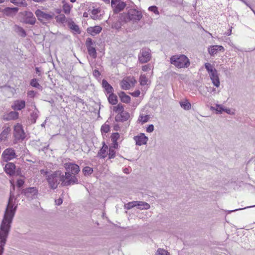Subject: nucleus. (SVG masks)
<instances>
[{
  "label": "nucleus",
  "mask_w": 255,
  "mask_h": 255,
  "mask_svg": "<svg viewBox=\"0 0 255 255\" xmlns=\"http://www.w3.org/2000/svg\"><path fill=\"white\" fill-rule=\"evenodd\" d=\"M205 67L206 69V70H207L209 74H210V73L213 72V71L214 72V71L217 70L215 68H214L213 67V66L210 63H205Z\"/></svg>",
  "instance_id": "nucleus-32"
},
{
  "label": "nucleus",
  "mask_w": 255,
  "mask_h": 255,
  "mask_svg": "<svg viewBox=\"0 0 255 255\" xmlns=\"http://www.w3.org/2000/svg\"><path fill=\"white\" fill-rule=\"evenodd\" d=\"M16 167L14 163L8 162L4 166V170L5 173L10 176L15 174Z\"/></svg>",
  "instance_id": "nucleus-13"
},
{
  "label": "nucleus",
  "mask_w": 255,
  "mask_h": 255,
  "mask_svg": "<svg viewBox=\"0 0 255 255\" xmlns=\"http://www.w3.org/2000/svg\"><path fill=\"white\" fill-rule=\"evenodd\" d=\"M115 121L117 122H123V120H122V117H121V115H120V114H118L116 117H115Z\"/></svg>",
  "instance_id": "nucleus-56"
},
{
  "label": "nucleus",
  "mask_w": 255,
  "mask_h": 255,
  "mask_svg": "<svg viewBox=\"0 0 255 255\" xmlns=\"http://www.w3.org/2000/svg\"><path fill=\"white\" fill-rule=\"evenodd\" d=\"M15 174H16V175L19 176L20 177L23 176L22 173L21 171V169L18 168L17 169H15Z\"/></svg>",
  "instance_id": "nucleus-55"
},
{
  "label": "nucleus",
  "mask_w": 255,
  "mask_h": 255,
  "mask_svg": "<svg viewBox=\"0 0 255 255\" xmlns=\"http://www.w3.org/2000/svg\"><path fill=\"white\" fill-rule=\"evenodd\" d=\"M224 112H225L226 113H227V114H233L234 113L233 112H231V110L230 109H227V108H225V110Z\"/></svg>",
  "instance_id": "nucleus-62"
},
{
  "label": "nucleus",
  "mask_w": 255,
  "mask_h": 255,
  "mask_svg": "<svg viewBox=\"0 0 255 255\" xmlns=\"http://www.w3.org/2000/svg\"><path fill=\"white\" fill-rule=\"evenodd\" d=\"M13 135L17 139H23L25 138V133L20 124H17L14 126Z\"/></svg>",
  "instance_id": "nucleus-11"
},
{
  "label": "nucleus",
  "mask_w": 255,
  "mask_h": 255,
  "mask_svg": "<svg viewBox=\"0 0 255 255\" xmlns=\"http://www.w3.org/2000/svg\"><path fill=\"white\" fill-rule=\"evenodd\" d=\"M63 10L65 14H69L71 10V6L68 3H65L63 5Z\"/></svg>",
  "instance_id": "nucleus-39"
},
{
  "label": "nucleus",
  "mask_w": 255,
  "mask_h": 255,
  "mask_svg": "<svg viewBox=\"0 0 255 255\" xmlns=\"http://www.w3.org/2000/svg\"><path fill=\"white\" fill-rule=\"evenodd\" d=\"M115 151L114 149L110 148L109 151V158H113L115 157Z\"/></svg>",
  "instance_id": "nucleus-51"
},
{
  "label": "nucleus",
  "mask_w": 255,
  "mask_h": 255,
  "mask_svg": "<svg viewBox=\"0 0 255 255\" xmlns=\"http://www.w3.org/2000/svg\"><path fill=\"white\" fill-rule=\"evenodd\" d=\"M170 63L178 68H186L190 65L189 58L185 55H174L170 59Z\"/></svg>",
  "instance_id": "nucleus-4"
},
{
  "label": "nucleus",
  "mask_w": 255,
  "mask_h": 255,
  "mask_svg": "<svg viewBox=\"0 0 255 255\" xmlns=\"http://www.w3.org/2000/svg\"><path fill=\"white\" fill-rule=\"evenodd\" d=\"M101 30L102 27L98 25L90 27L87 29L88 32L93 35L99 33Z\"/></svg>",
  "instance_id": "nucleus-19"
},
{
  "label": "nucleus",
  "mask_w": 255,
  "mask_h": 255,
  "mask_svg": "<svg viewBox=\"0 0 255 255\" xmlns=\"http://www.w3.org/2000/svg\"><path fill=\"white\" fill-rule=\"evenodd\" d=\"M18 10V8L17 7H7L5 9V12L9 14L11 13H15Z\"/></svg>",
  "instance_id": "nucleus-40"
},
{
  "label": "nucleus",
  "mask_w": 255,
  "mask_h": 255,
  "mask_svg": "<svg viewBox=\"0 0 255 255\" xmlns=\"http://www.w3.org/2000/svg\"><path fill=\"white\" fill-rule=\"evenodd\" d=\"M102 86L107 94H110L113 93V88L105 79L102 80Z\"/></svg>",
  "instance_id": "nucleus-18"
},
{
  "label": "nucleus",
  "mask_w": 255,
  "mask_h": 255,
  "mask_svg": "<svg viewBox=\"0 0 255 255\" xmlns=\"http://www.w3.org/2000/svg\"><path fill=\"white\" fill-rule=\"evenodd\" d=\"M24 183V181L21 179H17L16 181V185L19 188L22 187Z\"/></svg>",
  "instance_id": "nucleus-50"
},
{
  "label": "nucleus",
  "mask_w": 255,
  "mask_h": 255,
  "mask_svg": "<svg viewBox=\"0 0 255 255\" xmlns=\"http://www.w3.org/2000/svg\"><path fill=\"white\" fill-rule=\"evenodd\" d=\"M93 172V170L92 168H91L89 166L85 167L83 169V172L84 173L85 175H90Z\"/></svg>",
  "instance_id": "nucleus-35"
},
{
  "label": "nucleus",
  "mask_w": 255,
  "mask_h": 255,
  "mask_svg": "<svg viewBox=\"0 0 255 255\" xmlns=\"http://www.w3.org/2000/svg\"><path fill=\"white\" fill-rule=\"evenodd\" d=\"M142 17L141 11L135 9H130L128 12L123 13L121 15V20L122 22H127L128 21L131 20L133 22H136L141 19Z\"/></svg>",
  "instance_id": "nucleus-5"
},
{
  "label": "nucleus",
  "mask_w": 255,
  "mask_h": 255,
  "mask_svg": "<svg viewBox=\"0 0 255 255\" xmlns=\"http://www.w3.org/2000/svg\"><path fill=\"white\" fill-rule=\"evenodd\" d=\"M120 137V134L118 132L114 133L112 135V139L113 142L117 141Z\"/></svg>",
  "instance_id": "nucleus-49"
},
{
  "label": "nucleus",
  "mask_w": 255,
  "mask_h": 255,
  "mask_svg": "<svg viewBox=\"0 0 255 255\" xmlns=\"http://www.w3.org/2000/svg\"><path fill=\"white\" fill-rule=\"evenodd\" d=\"M154 130V126L153 125H149L146 128V131L148 132H151Z\"/></svg>",
  "instance_id": "nucleus-54"
},
{
  "label": "nucleus",
  "mask_w": 255,
  "mask_h": 255,
  "mask_svg": "<svg viewBox=\"0 0 255 255\" xmlns=\"http://www.w3.org/2000/svg\"><path fill=\"white\" fill-rule=\"evenodd\" d=\"M151 58L150 50L146 47L142 48L138 54V60L141 63H144L150 61Z\"/></svg>",
  "instance_id": "nucleus-7"
},
{
  "label": "nucleus",
  "mask_w": 255,
  "mask_h": 255,
  "mask_svg": "<svg viewBox=\"0 0 255 255\" xmlns=\"http://www.w3.org/2000/svg\"><path fill=\"white\" fill-rule=\"evenodd\" d=\"M216 108L212 107V108H214L218 113H222L225 110V107H224L221 105H216Z\"/></svg>",
  "instance_id": "nucleus-45"
},
{
  "label": "nucleus",
  "mask_w": 255,
  "mask_h": 255,
  "mask_svg": "<svg viewBox=\"0 0 255 255\" xmlns=\"http://www.w3.org/2000/svg\"><path fill=\"white\" fill-rule=\"evenodd\" d=\"M15 196L10 190L8 203L5 209L4 216L0 225V255H2L4 246L8 237L13 218L14 217L17 206L14 207L13 200H16Z\"/></svg>",
  "instance_id": "nucleus-1"
},
{
  "label": "nucleus",
  "mask_w": 255,
  "mask_h": 255,
  "mask_svg": "<svg viewBox=\"0 0 255 255\" xmlns=\"http://www.w3.org/2000/svg\"><path fill=\"white\" fill-rule=\"evenodd\" d=\"M148 10L149 11L153 12L156 14H159V12L158 10L157 7L155 5L150 6L148 7Z\"/></svg>",
  "instance_id": "nucleus-47"
},
{
  "label": "nucleus",
  "mask_w": 255,
  "mask_h": 255,
  "mask_svg": "<svg viewBox=\"0 0 255 255\" xmlns=\"http://www.w3.org/2000/svg\"><path fill=\"white\" fill-rule=\"evenodd\" d=\"M218 51L224 52V48L220 45H213L208 48V52L211 56L216 54Z\"/></svg>",
  "instance_id": "nucleus-16"
},
{
  "label": "nucleus",
  "mask_w": 255,
  "mask_h": 255,
  "mask_svg": "<svg viewBox=\"0 0 255 255\" xmlns=\"http://www.w3.org/2000/svg\"><path fill=\"white\" fill-rule=\"evenodd\" d=\"M21 193L27 198H32L33 196L37 194L38 190L36 187H29L22 189Z\"/></svg>",
  "instance_id": "nucleus-12"
},
{
  "label": "nucleus",
  "mask_w": 255,
  "mask_h": 255,
  "mask_svg": "<svg viewBox=\"0 0 255 255\" xmlns=\"http://www.w3.org/2000/svg\"><path fill=\"white\" fill-rule=\"evenodd\" d=\"M103 143V145L98 152V156L102 158H104L107 156V150L108 149V147L104 142Z\"/></svg>",
  "instance_id": "nucleus-22"
},
{
  "label": "nucleus",
  "mask_w": 255,
  "mask_h": 255,
  "mask_svg": "<svg viewBox=\"0 0 255 255\" xmlns=\"http://www.w3.org/2000/svg\"><path fill=\"white\" fill-rule=\"evenodd\" d=\"M148 79L145 75H141L139 78V82L141 85L144 86L147 84Z\"/></svg>",
  "instance_id": "nucleus-34"
},
{
  "label": "nucleus",
  "mask_w": 255,
  "mask_h": 255,
  "mask_svg": "<svg viewBox=\"0 0 255 255\" xmlns=\"http://www.w3.org/2000/svg\"><path fill=\"white\" fill-rule=\"evenodd\" d=\"M55 18L57 21L61 22L64 23L66 19V17L64 14H60L55 17Z\"/></svg>",
  "instance_id": "nucleus-44"
},
{
  "label": "nucleus",
  "mask_w": 255,
  "mask_h": 255,
  "mask_svg": "<svg viewBox=\"0 0 255 255\" xmlns=\"http://www.w3.org/2000/svg\"><path fill=\"white\" fill-rule=\"evenodd\" d=\"M135 203H136L135 201H132V202H129L125 205V208L127 209L128 210H129V209H131L132 208L135 207V205H136Z\"/></svg>",
  "instance_id": "nucleus-42"
},
{
  "label": "nucleus",
  "mask_w": 255,
  "mask_h": 255,
  "mask_svg": "<svg viewBox=\"0 0 255 255\" xmlns=\"http://www.w3.org/2000/svg\"><path fill=\"white\" fill-rule=\"evenodd\" d=\"M18 113L15 111H11L5 116L4 119L7 121L13 120L18 119Z\"/></svg>",
  "instance_id": "nucleus-21"
},
{
  "label": "nucleus",
  "mask_w": 255,
  "mask_h": 255,
  "mask_svg": "<svg viewBox=\"0 0 255 255\" xmlns=\"http://www.w3.org/2000/svg\"><path fill=\"white\" fill-rule=\"evenodd\" d=\"M108 101L109 103L112 105H116L118 103L117 96L113 94V93L110 94L108 97Z\"/></svg>",
  "instance_id": "nucleus-27"
},
{
  "label": "nucleus",
  "mask_w": 255,
  "mask_h": 255,
  "mask_svg": "<svg viewBox=\"0 0 255 255\" xmlns=\"http://www.w3.org/2000/svg\"><path fill=\"white\" fill-rule=\"evenodd\" d=\"M135 202H136L135 207H136L139 209L147 210V209H149L150 207V205L146 202H142V201H135Z\"/></svg>",
  "instance_id": "nucleus-20"
},
{
  "label": "nucleus",
  "mask_w": 255,
  "mask_h": 255,
  "mask_svg": "<svg viewBox=\"0 0 255 255\" xmlns=\"http://www.w3.org/2000/svg\"><path fill=\"white\" fill-rule=\"evenodd\" d=\"M120 114L121 115L123 122L127 121L130 117L129 114L128 112L122 111Z\"/></svg>",
  "instance_id": "nucleus-33"
},
{
  "label": "nucleus",
  "mask_w": 255,
  "mask_h": 255,
  "mask_svg": "<svg viewBox=\"0 0 255 255\" xmlns=\"http://www.w3.org/2000/svg\"><path fill=\"white\" fill-rule=\"evenodd\" d=\"M34 1L36 2H42L45 1V0H33Z\"/></svg>",
  "instance_id": "nucleus-64"
},
{
  "label": "nucleus",
  "mask_w": 255,
  "mask_h": 255,
  "mask_svg": "<svg viewBox=\"0 0 255 255\" xmlns=\"http://www.w3.org/2000/svg\"><path fill=\"white\" fill-rule=\"evenodd\" d=\"M14 30L18 34L22 37H25L26 36V33L25 30L21 27L15 25L14 26Z\"/></svg>",
  "instance_id": "nucleus-25"
},
{
  "label": "nucleus",
  "mask_w": 255,
  "mask_h": 255,
  "mask_svg": "<svg viewBox=\"0 0 255 255\" xmlns=\"http://www.w3.org/2000/svg\"><path fill=\"white\" fill-rule=\"evenodd\" d=\"M155 255H170L169 253H168L167 251L159 248L158 249Z\"/></svg>",
  "instance_id": "nucleus-37"
},
{
  "label": "nucleus",
  "mask_w": 255,
  "mask_h": 255,
  "mask_svg": "<svg viewBox=\"0 0 255 255\" xmlns=\"http://www.w3.org/2000/svg\"><path fill=\"white\" fill-rule=\"evenodd\" d=\"M38 117V114L37 113V112H32L31 115H30V121H31V123L32 124H34L36 121V120L37 119Z\"/></svg>",
  "instance_id": "nucleus-38"
},
{
  "label": "nucleus",
  "mask_w": 255,
  "mask_h": 255,
  "mask_svg": "<svg viewBox=\"0 0 255 255\" xmlns=\"http://www.w3.org/2000/svg\"><path fill=\"white\" fill-rule=\"evenodd\" d=\"M209 75L213 85L216 87H219L220 82L217 71H213V72L209 74Z\"/></svg>",
  "instance_id": "nucleus-15"
},
{
  "label": "nucleus",
  "mask_w": 255,
  "mask_h": 255,
  "mask_svg": "<svg viewBox=\"0 0 255 255\" xmlns=\"http://www.w3.org/2000/svg\"><path fill=\"white\" fill-rule=\"evenodd\" d=\"M11 128L9 127H5L0 134V141L5 140L7 135L10 133Z\"/></svg>",
  "instance_id": "nucleus-23"
},
{
  "label": "nucleus",
  "mask_w": 255,
  "mask_h": 255,
  "mask_svg": "<svg viewBox=\"0 0 255 255\" xmlns=\"http://www.w3.org/2000/svg\"><path fill=\"white\" fill-rule=\"evenodd\" d=\"M113 143H114L113 147L115 148H117L118 146L117 141L113 142Z\"/></svg>",
  "instance_id": "nucleus-63"
},
{
  "label": "nucleus",
  "mask_w": 255,
  "mask_h": 255,
  "mask_svg": "<svg viewBox=\"0 0 255 255\" xmlns=\"http://www.w3.org/2000/svg\"><path fill=\"white\" fill-rule=\"evenodd\" d=\"M64 167L65 168L66 172L65 174L69 173V177L66 178V182H64L65 185H70L74 184H77L78 183V179L75 176L80 171L79 166L75 163L67 162L64 164Z\"/></svg>",
  "instance_id": "nucleus-3"
},
{
  "label": "nucleus",
  "mask_w": 255,
  "mask_h": 255,
  "mask_svg": "<svg viewBox=\"0 0 255 255\" xmlns=\"http://www.w3.org/2000/svg\"><path fill=\"white\" fill-rule=\"evenodd\" d=\"M121 87L124 90L129 89L130 87V85L127 80H123L121 82Z\"/></svg>",
  "instance_id": "nucleus-36"
},
{
  "label": "nucleus",
  "mask_w": 255,
  "mask_h": 255,
  "mask_svg": "<svg viewBox=\"0 0 255 255\" xmlns=\"http://www.w3.org/2000/svg\"><path fill=\"white\" fill-rule=\"evenodd\" d=\"M35 14L38 20L42 23H46L53 18L55 14L53 12H50L48 13L44 12L40 9H37Z\"/></svg>",
  "instance_id": "nucleus-6"
},
{
  "label": "nucleus",
  "mask_w": 255,
  "mask_h": 255,
  "mask_svg": "<svg viewBox=\"0 0 255 255\" xmlns=\"http://www.w3.org/2000/svg\"><path fill=\"white\" fill-rule=\"evenodd\" d=\"M55 202L56 205H57L58 206L60 205L63 202L62 199L59 198L57 200H55Z\"/></svg>",
  "instance_id": "nucleus-59"
},
{
  "label": "nucleus",
  "mask_w": 255,
  "mask_h": 255,
  "mask_svg": "<svg viewBox=\"0 0 255 255\" xmlns=\"http://www.w3.org/2000/svg\"><path fill=\"white\" fill-rule=\"evenodd\" d=\"M149 118H150L149 115H145V116L140 115L139 116L138 120L140 122H141L142 123H145L149 120Z\"/></svg>",
  "instance_id": "nucleus-41"
},
{
  "label": "nucleus",
  "mask_w": 255,
  "mask_h": 255,
  "mask_svg": "<svg viewBox=\"0 0 255 255\" xmlns=\"http://www.w3.org/2000/svg\"><path fill=\"white\" fill-rule=\"evenodd\" d=\"M68 25L70 29H72L74 31L78 33H80V30L79 28L77 25H76L74 21H70L68 22Z\"/></svg>",
  "instance_id": "nucleus-28"
},
{
  "label": "nucleus",
  "mask_w": 255,
  "mask_h": 255,
  "mask_svg": "<svg viewBox=\"0 0 255 255\" xmlns=\"http://www.w3.org/2000/svg\"><path fill=\"white\" fill-rule=\"evenodd\" d=\"M86 44L87 48L92 46L93 45V41L91 38H88L86 40Z\"/></svg>",
  "instance_id": "nucleus-53"
},
{
  "label": "nucleus",
  "mask_w": 255,
  "mask_h": 255,
  "mask_svg": "<svg viewBox=\"0 0 255 255\" xmlns=\"http://www.w3.org/2000/svg\"><path fill=\"white\" fill-rule=\"evenodd\" d=\"M113 110L116 112L121 113L122 111H124L123 106L121 104H118L117 106L114 107Z\"/></svg>",
  "instance_id": "nucleus-43"
},
{
  "label": "nucleus",
  "mask_w": 255,
  "mask_h": 255,
  "mask_svg": "<svg viewBox=\"0 0 255 255\" xmlns=\"http://www.w3.org/2000/svg\"><path fill=\"white\" fill-rule=\"evenodd\" d=\"M21 14L23 16V22L26 24L34 25L36 22V18L34 16L32 12L29 11H24L21 12Z\"/></svg>",
  "instance_id": "nucleus-10"
},
{
  "label": "nucleus",
  "mask_w": 255,
  "mask_h": 255,
  "mask_svg": "<svg viewBox=\"0 0 255 255\" xmlns=\"http://www.w3.org/2000/svg\"><path fill=\"white\" fill-rule=\"evenodd\" d=\"M101 74L100 73V72L98 70H94V71H93V75L95 77H98L100 76Z\"/></svg>",
  "instance_id": "nucleus-58"
},
{
  "label": "nucleus",
  "mask_w": 255,
  "mask_h": 255,
  "mask_svg": "<svg viewBox=\"0 0 255 255\" xmlns=\"http://www.w3.org/2000/svg\"><path fill=\"white\" fill-rule=\"evenodd\" d=\"M17 157L15 150L12 148L5 149L1 154V159L3 162H8Z\"/></svg>",
  "instance_id": "nucleus-8"
},
{
  "label": "nucleus",
  "mask_w": 255,
  "mask_h": 255,
  "mask_svg": "<svg viewBox=\"0 0 255 255\" xmlns=\"http://www.w3.org/2000/svg\"><path fill=\"white\" fill-rule=\"evenodd\" d=\"M25 106V102L23 100L16 101L13 105L12 106V108L14 110L20 111L23 109Z\"/></svg>",
  "instance_id": "nucleus-17"
},
{
  "label": "nucleus",
  "mask_w": 255,
  "mask_h": 255,
  "mask_svg": "<svg viewBox=\"0 0 255 255\" xmlns=\"http://www.w3.org/2000/svg\"><path fill=\"white\" fill-rule=\"evenodd\" d=\"M119 96L122 102L125 103H128L130 102V97L129 96L126 95L125 92H121L119 94Z\"/></svg>",
  "instance_id": "nucleus-24"
},
{
  "label": "nucleus",
  "mask_w": 255,
  "mask_h": 255,
  "mask_svg": "<svg viewBox=\"0 0 255 255\" xmlns=\"http://www.w3.org/2000/svg\"><path fill=\"white\" fill-rule=\"evenodd\" d=\"M10 2L18 6L26 7L27 5L25 0H10Z\"/></svg>",
  "instance_id": "nucleus-26"
},
{
  "label": "nucleus",
  "mask_w": 255,
  "mask_h": 255,
  "mask_svg": "<svg viewBox=\"0 0 255 255\" xmlns=\"http://www.w3.org/2000/svg\"><path fill=\"white\" fill-rule=\"evenodd\" d=\"M133 138L136 142V144L139 146L145 144L148 140V137L144 133H140L139 135L135 136Z\"/></svg>",
  "instance_id": "nucleus-14"
},
{
  "label": "nucleus",
  "mask_w": 255,
  "mask_h": 255,
  "mask_svg": "<svg viewBox=\"0 0 255 255\" xmlns=\"http://www.w3.org/2000/svg\"><path fill=\"white\" fill-rule=\"evenodd\" d=\"M69 173L63 175L60 170H57L54 172H51L46 177V179L51 189H55L57 188L60 182H62V186H67L64 184L66 182V178L69 177Z\"/></svg>",
  "instance_id": "nucleus-2"
},
{
  "label": "nucleus",
  "mask_w": 255,
  "mask_h": 255,
  "mask_svg": "<svg viewBox=\"0 0 255 255\" xmlns=\"http://www.w3.org/2000/svg\"><path fill=\"white\" fill-rule=\"evenodd\" d=\"M111 6L114 13H118L126 6V3L122 0H111Z\"/></svg>",
  "instance_id": "nucleus-9"
},
{
  "label": "nucleus",
  "mask_w": 255,
  "mask_h": 255,
  "mask_svg": "<svg viewBox=\"0 0 255 255\" xmlns=\"http://www.w3.org/2000/svg\"><path fill=\"white\" fill-rule=\"evenodd\" d=\"M180 105L185 110H189L191 108V104L187 100L180 102Z\"/></svg>",
  "instance_id": "nucleus-29"
},
{
  "label": "nucleus",
  "mask_w": 255,
  "mask_h": 255,
  "mask_svg": "<svg viewBox=\"0 0 255 255\" xmlns=\"http://www.w3.org/2000/svg\"><path fill=\"white\" fill-rule=\"evenodd\" d=\"M37 79H33L30 81V85L32 87H34L35 88H36L38 89H41L42 87L38 83L37 81Z\"/></svg>",
  "instance_id": "nucleus-31"
},
{
  "label": "nucleus",
  "mask_w": 255,
  "mask_h": 255,
  "mask_svg": "<svg viewBox=\"0 0 255 255\" xmlns=\"http://www.w3.org/2000/svg\"><path fill=\"white\" fill-rule=\"evenodd\" d=\"M110 131V127L107 125L103 126L101 128V131L102 132L107 133Z\"/></svg>",
  "instance_id": "nucleus-48"
},
{
  "label": "nucleus",
  "mask_w": 255,
  "mask_h": 255,
  "mask_svg": "<svg viewBox=\"0 0 255 255\" xmlns=\"http://www.w3.org/2000/svg\"><path fill=\"white\" fill-rule=\"evenodd\" d=\"M140 94V92L139 90H137V91H134V92H133V93H130V94H131L132 96H133V97H138V96H139Z\"/></svg>",
  "instance_id": "nucleus-57"
},
{
  "label": "nucleus",
  "mask_w": 255,
  "mask_h": 255,
  "mask_svg": "<svg viewBox=\"0 0 255 255\" xmlns=\"http://www.w3.org/2000/svg\"><path fill=\"white\" fill-rule=\"evenodd\" d=\"M100 12L98 9H94L92 10V15L91 18L93 19H96L97 18L98 15L97 14Z\"/></svg>",
  "instance_id": "nucleus-46"
},
{
  "label": "nucleus",
  "mask_w": 255,
  "mask_h": 255,
  "mask_svg": "<svg viewBox=\"0 0 255 255\" xmlns=\"http://www.w3.org/2000/svg\"><path fill=\"white\" fill-rule=\"evenodd\" d=\"M255 206H250L249 207H255ZM249 207H247V208H248ZM247 207H245V208H240V209H235V210H231V211H228V213H230L231 212H235V211H238V210H242V209H246Z\"/></svg>",
  "instance_id": "nucleus-61"
},
{
  "label": "nucleus",
  "mask_w": 255,
  "mask_h": 255,
  "mask_svg": "<svg viewBox=\"0 0 255 255\" xmlns=\"http://www.w3.org/2000/svg\"><path fill=\"white\" fill-rule=\"evenodd\" d=\"M151 68L150 64H147L142 66V71L145 72L150 70Z\"/></svg>",
  "instance_id": "nucleus-52"
},
{
  "label": "nucleus",
  "mask_w": 255,
  "mask_h": 255,
  "mask_svg": "<svg viewBox=\"0 0 255 255\" xmlns=\"http://www.w3.org/2000/svg\"><path fill=\"white\" fill-rule=\"evenodd\" d=\"M40 172L41 174H43L46 176L50 173L48 171H45L44 169H41Z\"/></svg>",
  "instance_id": "nucleus-60"
},
{
  "label": "nucleus",
  "mask_w": 255,
  "mask_h": 255,
  "mask_svg": "<svg viewBox=\"0 0 255 255\" xmlns=\"http://www.w3.org/2000/svg\"><path fill=\"white\" fill-rule=\"evenodd\" d=\"M88 52L89 54L92 56L93 58H95L97 56L96 50L94 47L91 46L87 48Z\"/></svg>",
  "instance_id": "nucleus-30"
}]
</instances>
